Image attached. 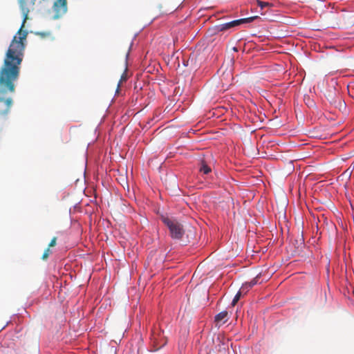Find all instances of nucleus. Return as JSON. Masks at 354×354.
I'll use <instances>...</instances> for the list:
<instances>
[{
    "label": "nucleus",
    "instance_id": "nucleus-1",
    "mask_svg": "<svg viewBox=\"0 0 354 354\" xmlns=\"http://www.w3.org/2000/svg\"><path fill=\"white\" fill-rule=\"evenodd\" d=\"M36 0H19V3L24 19L21 28L13 37L6 53L3 65L0 68V116L5 117L10 112L13 101L9 95L15 92V82L18 80L21 65L24 57L28 35L23 30Z\"/></svg>",
    "mask_w": 354,
    "mask_h": 354
},
{
    "label": "nucleus",
    "instance_id": "nucleus-2",
    "mask_svg": "<svg viewBox=\"0 0 354 354\" xmlns=\"http://www.w3.org/2000/svg\"><path fill=\"white\" fill-rule=\"evenodd\" d=\"M162 222L168 227L170 236L173 239L180 240L185 234L183 225L174 218L162 216Z\"/></svg>",
    "mask_w": 354,
    "mask_h": 354
},
{
    "label": "nucleus",
    "instance_id": "nucleus-3",
    "mask_svg": "<svg viewBox=\"0 0 354 354\" xmlns=\"http://www.w3.org/2000/svg\"><path fill=\"white\" fill-rule=\"evenodd\" d=\"M259 18L258 16L250 17L248 18H243L240 19L234 20L223 24L218 25L215 27L216 32H223L228 29L234 28L235 26H240L243 24L252 22L256 19Z\"/></svg>",
    "mask_w": 354,
    "mask_h": 354
},
{
    "label": "nucleus",
    "instance_id": "nucleus-4",
    "mask_svg": "<svg viewBox=\"0 0 354 354\" xmlns=\"http://www.w3.org/2000/svg\"><path fill=\"white\" fill-rule=\"evenodd\" d=\"M151 342L153 344L155 350H158L164 346L166 344L167 341L163 335V331L157 328L153 329L151 335Z\"/></svg>",
    "mask_w": 354,
    "mask_h": 354
},
{
    "label": "nucleus",
    "instance_id": "nucleus-5",
    "mask_svg": "<svg viewBox=\"0 0 354 354\" xmlns=\"http://www.w3.org/2000/svg\"><path fill=\"white\" fill-rule=\"evenodd\" d=\"M53 11L55 12L54 19H58L67 11V1L66 0H56L53 6Z\"/></svg>",
    "mask_w": 354,
    "mask_h": 354
},
{
    "label": "nucleus",
    "instance_id": "nucleus-6",
    "mask_svg": "<svg viewBox=\"0 0 354 354\" xmlns=\"http://www.w3.org/2000/svg\"><path fill=\"white\" fill-rule=\"evenodd\" d=\"M228 313L226 310H223L215 316L214 321L216 324H223L228 320Z\"/></svg>",
    "mask_w": 354,
    "mask_h": 354
},
{
    "label": "nucleus",
    "instance_id": "nucleus-7",
    "mask_svg": "<svg viewBox=\"0 0 354 354\" xmlns=\"http://www.w3.org/2000/svg\"><path fill=\"white\" fill-rule=\"evenodd\" d=\"M257 3L258 5V6H259L261 8V15H264L266 14V12H263V10L266 8H271L272 7V4L268 3V2H264V1H262L261 0H257Z\"/></svg>",
    "mask_w": 354,
    "mask_h": 354
},
{
    "label": "nucleus",
    "instance_id": "nucleus-8",
    "mask_svg": "<svg viewBox=\"0 0 354 354\" xmlns=\"http://www.w3.org/2000/svg\"><path fill=\"white\" fill-rule=\"evenodd\" d=\"M257 280L256 279H254L250 282L245 283V284H243V286L241 287V290L246 292L247 291H248L250 288H251L253 286L257 284Z\"/></svg>",
    "mask_w": 354,
    "mask_h": 354
},
{
    "label": "nucleus",
    "instance_id": "nucleus-9",
    "mask_svg": "<svg viewBox=\"0 0 354 354\" xmlns=\"http://www.w3.org/2000/svg\"><path fill=\"white\" fill-rule=\"evenodd\" d=\"M199 171L204 174H207L211 171V168L204 161H202Z\"/></svg>",
    "mask_w": 354,
    "mask_h": 354
},
{
    "label": "nucleus",
    "instance_id": "nucleus-10",
    "mask_svg": "<svg viewBox=\"0 0 354 354\" xmlns=\"http://www.w3.org/2000/svg\"><path fill=\"white\" fill-rule=\"evenodd\" d=\"M243 292L241 289L236 293V295L234 296L232 301V306H235L236 304L238 302L241 297V292Z\"/></svg>",
    "mask_w": 354,
    "mask_h": 354
},
{
    "label": "nucleus",
    "instance_id": "nucleus-11",
    "mask_svg": "<svg viewBox=\"0 0 354 354\" xmlns=\"http://www.w3.org/2000/svg\"><path fill=\"white\" fill-rule=\"evenodd\" d=\"M50 253V248H47L45 250V251H44V254H43V255H42L41 259H42L43 260H46V259H48V257H49Z\"/></svg>",
    "mask_w": 354,
    "mask_h": 354
},
{
    "label": "nucleus",
    "instance_id": "nucleus-12",
    "mask_svg": "<svg viewBox=\"0 0 354 354\" xmlns=\"http://www.w3.org/2000/svg\"><path fill=\"white\" fill-rule=\"evenodd\" d=\"M35 34L36 35L39 36L41 38H45L50 35V32H36Z\"/></svg>",
    "mask_w": 354,
    "mask_h": 354
},
{
    "label": "nucleus",
    "instance_id": "nucleus-13",
    "mask_svg": "<svg viewBox=\"0 0 354 354\" xmlns=\"http://www.w3.org/2000/svg\"><path fill=\"white\" fill-rule=\"evenodd\" d=\"M56 243H57V237L55 236L51 239L50 242L48 244V248H50L51 247H54V246H55Z\"/></svg>",
    "mask_w": 354,
    "mask_h": 354
},
{
    "label": "nucleus",
    "instance_id": "nucleus-14",
    "mask_svg": "<svg viewBox=\"0 0 354 354\" xmlns=\"http://www.w3.org/2000/svg\"><path fill=\"white\" fill-rule=\"evenodd\" d=\"M126 79H127L126 75L125 74H122V75L121 76L120 82L118 84V88H117V90H116L117 93L119 91V88H120V82H122V81H125Z\"/></svg>",
    "mask_w": 354,
    "mask_h": 354
},
{
    "label": "nucleus",
    "instance_id": "nucleus-15",
    "mask_svg": "<svg viewBox=\"0 0 354 354\" xmlns=\"http://www.w3.org/2000/svg\"><path fill=\"white\" fill-rule=\"evenodd\" d=\"M225 73H223V75H222L221 81L223 80V79L225 77ZM226 76H228V77H231V79H232V74H231L230 71H228V72L226 73Z\"/></svg>",
    "mask_w": 354,
    "mask_h": 354
}]
</instances>
